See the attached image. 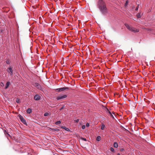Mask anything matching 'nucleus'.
Here are the masks:
<instances>
[{"mask_svg":"<svg viewBox=\"0 0 155 155\" xmlns=\"http://www.w3.org/2000/svg\"><path fill=\"white\" fill-rule=\"evenodd\" d=\"M97 6L101 13L104 15H106L108 12V11L104 2L102 0H99Z\"/></svg>","mask_w":155,"mask_h":155,"instance_id":"f257e3e1","label":"nucleus"},{"mask_svg":"<svg viewBox=\"0 0 155 155\" xmlns=\"http://www.w3.org/2000/svg\"><path fill=\"white\" fill-rule=\"evenodd\" d=\"M125 25L126 27L129 30L134 32H138V31L137 29L133 28L131 26H130L129 25L127 24H125Z\"/></svg>","mask_w":155,"mask_h":155,"instance_id":"f03ea898","label":"nucleus"},{"mask_svg":"<svg viewBox=\"0 0 155 155\" xmlns=\"http://www.w3.org/2000/svg\"><path fill=\"white\" fill-rule=\"evenodd\" d=\"M67 97V95L66 94H60L59 95L56 97V99L58 100L63 101L65 98Z\"/></svg>","mask_w":155,"mask_h":155,"instance_id":"7ed1b4c3","label":"nucleus"},{"mask_svg":"<svg viewBox=\"0 0 155 155\" xmlns=\"http://www.w3.org/2000/svg\"><path fill=\"white\" fill-rule=\"evenodd\" d=\"M13 67L12 66L10 65L9 67L7 68V71L8 74L10 75V76L13 74Z\"/></svg>","mask_w":155,"mask_h":155,"instance_id":"20e7f679","label":"nucleus"},{"mask_svg":"<svg viewBox=\"0 0 155 155\" xmlns=\"http://www.w3.org/2000/svg\"><path fill=\"white\" fill-rule=\"evenodd\" d=\"M33 85L34 86L36 87L38 89L43 91V89L41 85L38 83L35 82L33 84Z\"/></svg>","mask_w":155,"mask_h":155,"instance_id":"39448f33","label":"nucleus"},{"mask_svg":"<svg viewBox=\"0 0 155 155\" xmlns=\"http://www.w3.org/2000/svg\"><path fill=\"white\" fill-rule=\"evenodd\" d=\"M69 87H61L60 88H58L55 89V91H62L66 90H68L69 89Z\"/></svg>","mask_w":155,"mask_h":155,"instance_id":"423d86ee","label":"nucleus"},{"mask_svg":"<svg viewBox=\"0 0 155 155\" xmlns=\"http://www.w3.org/2000/svg\"><path fill=\"white\" fill-rule=\"evenodd\" d=\"M19 119L21 120V121L25 125H27V123L26 122V121L25 119L20 114L19 115Z\"/></svg>","mask_w":155,"mask_h":155,"instance_id":"0eeeda50","label":"nucleus"},{"mask_svg":"<svg viewBox=\"0 0 155 155\" xmlns=\"http://www.w3.org/2000/svg\"><path fill=\"white\" fill-rule=\"evenodd\" d=\"M2 130L4 132L5 136H6L8 138V137L10 136L9 134L8 133L7 130L6 128L5 129L2 128Z\"/></svg>","mask_w":155,"mask_h":155,"instance_id":"6e6552de","label":"nucleus"},{"mask_svg":"<svg viewBox=\"0 0 155 155\" xmlns=\"http://www.w3.org/2000/svg\"><path fill=\"white\" fill-rule=\"evenodd\" d=\"M41 98V96L38 94H35L34 97V99L35 101L39 100Z\"/></svg>","mask_w":155,"mask_h":155,"instance_id":"1a4fd4ad","label":"nucleus"},{"mask_svg":"<svg viewBox=\"0 0 155 155\" xmlns=\"http://www.w3.org/2000/svg\"><path fill=\"white\" fill-rule=\"evenodd\" d=\"M50 130L52 131H58L59 130V129H57V128H50Z\"/></svg>","mask_w":155,"mask_h":155,"instance_id":"9d476101","label":"nucleus"},{"mask_svg":"<svg viewBox=\"0 0 155 155\" xmlns=\"http://www.w3.org/2000/svg\"><path fill=\"white\" fill-rule=\"evenodd\" d=\"M10 84V82L9 81H7L6 83V85L5 87H4V89H7L9 87Z\"/></svg>","mask_w":155,"mask_h":155,"instance_id":"9b49d317","label":"nucleus"},{"mask_svg":"<svg viewBox=\"0 0 155 155\" xmlns=\"http://www.w3.org/2000/svg\"><path fill=\"white\" fill-rule=\"evenodd\" d=\"M137 17L138 18H140L141 17V14L140 12H139L136 15Z\"/></svg>","mask_w":155,"mask_h":155,"instance_id":"f8f14e48","label":"nucleus"},{"mask_svg":"<svg viewBox=\"0 0 155 155\" xmlns=\"http://www.w3.org/2000/svg\"><path fill=\"white\" fill-rule=\"evenodd\" d=\"M113 146L114 147L117 148L118 147V144L117 142H114L113 144Z\"/></svg>","mask_w":155,"mask_h":155,"instance_id":"ddd939ff","label":"nucleus"},{"mask_svg":"<svg viewBox=\"0 0 155 155\" xmlns=\"http://www.w3.org/2000/svg\"><path fill=\"white\" fill-rule=\"evenodd\" d=\"M31 109L30 108H28L27 110H26L27 112L29 114H30L31 113Z\"/></svg>","mask_w":155,"mask_h":155,"instance_id":"4468645a","label":"nucleus"},{"mask_svg":"<svg viewBox=\"0 0 155 155\" xmlns=\"http://www.w3.org/2000/svg\"><path fill=\"white\" fill-rule=\"evenodd\" d=\"M101 140V137L100 136H98L96 138V140L99 141Z\"/></svg>","mask_w":155,"mask_h":155,"instance_id":"2eb2a0df","label":"nucleus"},{"mask_svg":"<svg viewBox=\"0 0 155 155\" xmlns=\"http://www.w3.org/2000/svg\"><path fill=\"white\" fill-rule=\"evenodd\" d=\"M16 102L18 103H19L20 102V99L19 98H18L16 99Z\"/></svg>","mask_w":155,"mask_h":155,"instance_id":"dca6fc26","label":"nucleus"},{"mask_svg":"<svg viewBox=\"0 0 155 155\" xmlns=\"http://www.w3.org/2000/svg\"><path fill=\"white\" fill-rule=\"evenodd\" d=\"M61 121H58L55 122V124L56 125L59 124H61Z\"/></svg>","mask_w":155,"mask_h":155,"instance_id":"f3484780","label":"nucleus"},{"mask_svg":"<svg viewBox=\"0 0 155 155\" xmlns=\"http://www.w3.org/2000/svg\"><path fill=\"white\" fill-rule=\"evenodd\" d=\"M105 126L104 124H102L101 125V129L102 130H104V128H105Z\"/></svg>","mask_w":155,"mask_h":155,"instance_id":"a211bd4d","label":"nucleus"},{"mask_svg":"<svg viewBox=\"0 0 155 155\" xmlns=\"http://www.w3.org/2000/svg\"><path fill=\"white\" fill-rule=\"evenodd\" d=\"M128 2H129V1H128V0H127L126 1V2L125 3V7H126V6H127L128 3Z\"/></svg>","mask_w":155,"mask_h":155,"instance_id":"6ab92c4d","label":"nucleus"},{"mask_svg":"<svg viewBox=\"0 0 155 155\" xmlns=\"http://www.w3.org/2000/svg\"><path fill=\"white\" fill-rule=\"evenodd\" d=\"M139 4H138V5L136 7V8H135V10L136 11H137L138 10V9L139 8Z\"/></svg>","mask_w":155,"mask_h":155,"instance_id":"aec40b11","label":"nucleus"},{"mask_svg":"<svg viewBox=\"0 0 155 155\" xmlns=\"http://www.w3.org/2000/svg\"><path fill=\"white\" fill-rule=\"evenodd\" d=\"M48 115H49V113H46L44 114V116L45 117L47 116Z\"/></svg>","mask_w":155,"mask_h":155,"instance_id":"412c9836","label":"nucleus"},{"mask_svg":"<svg viewBox=\"0 0 155 155\" xmlns=\"http://www.w3.org/2000/svg\"><path fill=\"white\" fill-rule=\"evenodd\" d=\"M81 139L83 140H84V141H87V139L85 138L81 137Z\"/></svg>","mask_w":155,"mask_h":155,"instance_id":"4be33fe9","label":"nucleus"},{"mask_svg":"<svg viewBox=\"0 0 155 155\" xmlns=\"http://www.w3.org/2000/svg\"><path fill=\"white\" fill-rule=\"evenodd\" d=\"M110 150L113 152H114V148H113V147H111L110 148Z\"/></svg>","mask_w":155,"mask_h":155,"instance_id":"5701e85b","label":"nucleus"},{"mask_svg":"<svg viewBox=\"0 0 155 155\" xmlns=\"http://www.w3.org/2000/svg\"><path fill=\"white\" fill-rule=\"evenodd\" d=\"M64 105L61 107L59 110L60 111H61V110H62L63 109V108H64Z\"/></svg>","mask_w":155,"mask_h":155,"instance_id":"b1692460","label":"nucleus"},{"mask_svg":"<svg viewBox=\"0 0 155 155\" xmlns=\"http://www.w3.org/2000/svg\"><path fill=\"white\" fill-rule=\"evenodd\" d=\"M61 128H62V129H64L65 130V129L66 128V127L65 126H61Z\"/></svg>","mask_w":155,"mask_h":155,"instance_id":"393cba45","label":"nucleus"},{"mask_svg":"<svg viewBox=\"0 0 155 155\" xmlns=\"http://www.w3.org/2000/svg\"><path fill=\"white\" fill-rule=\"evenodd\" d=\"M65 130H66L67 131H68V132L70 131V129L68 128H67V127L65 129Z\"/></svg>","mask_w":155,"mask_h":155,"instance_id":"a878e982","label":"nucleus"},{"mask_svg":"<svg viewBox=\"0 0 155 155\" xmlns=\"http://www.w3.org/2000/svg\"><path fill=\"white\" fill-rule=\"evenodd\" d=\"M2 21H4L3 20H1L0 21H1V25H2V26L4 25V23H3V24H2Z\"/></svg>","mask_w":155,"mask_h":155,"instance_id":"bb28decb","label":"nucleus"},{"mask_svg":"<svg viewBox=\"0 0 155 155\" xmlns=\"http://www.w3.org/2000/svg\"><path fill=\"white\" fill-rule=\"evenodd\" d=\"M4 86V84L2 82H1V86L3 87Z\"/></svg>","mask_w":155,"mask_h":155,"instance_id":"cd10ccee","label":"nucleus"},{"mask_svg":"<svg viewBox=\"0 0 155 155\" xmlns=\"http://www.w3.org/2000/svg\"><path fill=\"white\" fill-rule=\"evenodd\" d=\"M85 128V127L84 125H83L82 126V129H84Z\"/></svg>","mask_w":155,"mask_h":155,"instance_id":"c85d7f7f","label":"nucleus"},{"mask_svg":"<svg viewBox=\"0 0 155 155\" xmlns=\"http://www.w3.org/2000/svg\"><path fill=\"white\" fill-rule=\"evenodd\" d=\"M6 63L8 64H10L9 61L8 60H7L6 61Z\"/></svg>","mask_w":155,"mask_h":155,"instance_id":"c756f323","label":"nucleus"},{"mask_svg":"<svg viewBox=\"0 0 155 155\" xmlns=\"http://www.w3.org/2000/svg\"><path fill=\"white\" fill-rule=\"evenodd\" d=\"M90 126L89 124L88 123H87L86 124V126L87 127H89Z\"/></svg>","mask_w":155,"mask_h":155,"instance_id":"7c9ffc66","label":"nucleus"},{"mask_svg":"<svg viewBox=\"0 0 155 155\" xmlns=\"http://www.w3.org/2000/svg\"><path fill=\"white\" fill-rule=\"evenodd\" d=\"M110 117H111L113 119H114V116L112 114H111V115H110Z\"/></svg>","mask_w":155,"mask_h":155,"instance_id":"2f4dec72","label":"nucleus"},{"mask_svg":"<svg viewBox=\"0 0 155 155\" xmlns=\"http://www.w3.org/2000/svg\"><path fill=\"white\" fill-rule=\"evenodd\" d=\"M124 148H121L120 149V151H124Z\"/></svg>","mask_w":155,"mask_h":155,"instance_id":"473e14b6","label":"nucleus"},{"mask_svg":"<svg viewBox=\"0 0 155 155\" xmlns=\"http://www.w3.org/2000/svg\"><path fill=\"white\" fill-rule=\"evenodd\" d=\"M108 112L109 113L110 115H111V114H112V113H111V112H110V111L109 110H108Z\"/></svg>","mask_w":155,"mask_h":155,"instance_id":"72a5a7b5","label":"nucleus"},{"mask_svg":"<svg viewBox=\"0 0 155 155\" xmlns=\"http://www.w3.org/2000/svg\"><path fill=\"white\" fill-rule=\"evenodd\" d=\"M79 120V119H77V120H75V121L77 123H78V122Z\"/></svg>","mask_w":155,"mask_h":155,"instance_id":"f704fd0d","label":"nucleus"},{"mask_svg":"<svg viewBox=\"0 0 155 155\" xmlns=\"http://www.w3.org/2000/svg\"><path fill=\"white\" fill-rule=\"evenodd\" d=\"M4 113V112L3 111H1V114H3Z\"/></svg>","mask_w":155,"mask_h":155,"instance_id":"c9c22d12","label":"nucleus"},{"mask_svg":"<svg viewBox=\"0 0 155 155\" xmlns=\"http://www.w3.org/2000/svg\"><path fill=\"white\" fill-rule=\"evenodd\" d=\"M2 31H2V30H1V31H0L1 34L2 33Z\"/></svg>","mask_w":155,"mask_h":155,"instance_id":"e433bc0d","label":"nucleus"},{"mask_svg":"<svg viewBox=\"0 0 155 155\" xmlns=\"http://www.w3.org/2000/svg\"><path fill=\"white\" fill-rule=\"evenodd\" d=\"M117 155H120V153H118L117 154Z\"/></svg>","mask_w":155,"mask_h":155,"instance_id":"4c0bfd02","label":"nucleus"},{"mask_svg":"<svg viewBox=\"0 0 155 155\" xmlns=\"http://www.w3.org/2000/svg\"><path fill=\"white\" fill-rule=\"evenodd\" d=\"M24 152H24H24H21V153H24Z\"/></svg>","mask_w":155,"mask_h":155,"instance_id":"58836bf2","label":"nucleus"}]
</instances>
